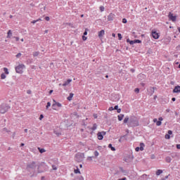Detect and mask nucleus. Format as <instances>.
Listing matches in <instances>:
<instances>
[{
  "mask_svg": "<svg viewBox=\"0 0 180 180\" xmlns=\"http://www.w3.org/2000/svg\"><path fill=\"white\" fill-rule=\"evenodd\" d=\"M134 41V43H141V41L140 39H135Z\"/></svg>",
  "mask_w": 180,
  "mask_h": 180,
  "instance_id": "c9c22d12",
  "label": "nucleus"
},
{
  "mask_svg": "<svg viewBox=\"0 0 180 180\" xmlns=\"http://www.w3.org/2000/svg\"><path fill=\"white\" fill-rule=\"evenodd\" d=\"M94 155H95V157H98V155H99V152H98L97 150H96V151L94 152Z\"/></svg>",
  "mask_w": 180,
  "mask_h": 180,
  "instance_id": "f704fd0d",
  "label": "nucleus"
},
{
  "mask_svg": "<svg viewBox=\"0 0 180 180\" xmlns=\"http://www.w3.org/2000/svg\"><path fill=\"white\" fill-rule=\"evenodd\" d=\"M144 143H140V147H139V148H140V150L141 151H143V150H144Z\"/></svg>",
  "mask_w": 180,
  "mask_h": 180,
  "instance_id": "a211bd4d",
  "label": "nucleus"
},
{
  "mask_svg": "<svg viewBox=\"0 0 180 180\" xmlns=\"http://www.w3.org/2000/svg\"><path fill=\"white\" fill-rule=\"evenodd\" d=\"M117 113H120V112H122V109H120V108L117 109Z\"/></svg>",
  "mask_w": 180,
  "mask_h": 180,
  "instance_id": "4d7b16f0",
  "label": "nucleus"
},
{
  "mask_svg": "<svg viewBox=\"0 0 180 180\" xmlns=\"http://www.w3.org/2000/svg\"><path fill=\"white\" fill-rule=\"evenodd\" d=\"M44 116L43 115H41L39 117V120H42Z\"/></svg>",
  "mask_w": 180,
  "mask_h": 180,
  "instance_id": "37998d69",
  "label": "nucleus"
},
{
  "mask_svg": "<svg viewBox=\"0 0 180 180\" xmlns=\"http://www.w3.org/2000/svg\"><path fill=\"white\" fill-rule=\"evenodd\" d=\"M92 158H93V157H88L87 158V160H89V161H92Z\"/></svg>",
  "mask_w": 180,
  "mask_h": 180,
  "instance_id": "a18cd8bd",
  "label": "nucleus"
},
{
  "mask_svg": "<svg viewBox=\"0 0 180 180\" xmlns=\"http://www.w3.org/2000/svg\"><path fill=\"white\" fill-rule=\"evenodd\" d=\"M98 129V125L96 124H94L93 127L91 128V130L94 131V130H96Z\"/></svg>",
  "mask_w": 180,
  "mask_h": 180,
  "instance_id": "aec40b11",
  "label": "nucleus"
},
{
  "mask_svg": "<svg viewBox=\"0 0 180 180\" xmlns=\"http://www.w3.org/2000/svg\"><path fill=\"white\" fill-rule=\"evenodd\" d=\"M156 124H157V126H161V124H162V122H161V121H158L156 122Z\"/></svg>",
  "mask_w": 180,
  "mask_h": 180,
  "instance_id": "72a5a7b5",
  "label": "nucleus"
},
{
  "mask_svg": "<svg viewBox=\"0 0 180 180\" xmlns=\"http://www.w3.org/2000/svg\"><path fill=\"white\" fill-rule=\"evenodd\" d=\"M105 36V30H102L101 31L98 32V37H103Z\"/></svg>",
  "mask_w": 180,
  "mask_h": 180,
  "instance_id": "ddd939ff",
  "label": "nucleus"
},
{
  "mask_svg": "<svg viewBox=\"0 0 180 180\" xmlns=\"http://www.w3.org/2000/svg\"><path fill=\"white\" fill-rule=\"evenodd\" d=\"M153 122H154V123H157L158 121L157 118H155V119L153 120Z\"/></svg>",
  "mask_w": 180,
  "mask_h": 180,
  "instance_id": "052dcab7",
  "label": "nucleus"
},
{
  "mask_svg": "<svg viewBox=\"0 0 180 180\" xmlns=\"http://www.w3.org/2000/svg\"><path fill=\"white\" fill-rule=\"evenodd\" d=\"M124 115L121 114V115H118V120H119L120 122H122V120H123V118H124Z\"/></svg>",
  "mask_w": 180,
  "mask_h": 180,
  "instance_id": "4468645a",
  "label": "nucleus"
},
{
  "mask_svg": "<svg viewBox=\"0 0 180 180\" xmlns=\"http://www.w3.org/2000/svg\"><path fill=\"white\" fill-rule=\"evenodd\" d=\"M45 20H46L47 22H49V20H50V17H46V18H45Z\"/></svg>",
  "mask_w": 180,
  "mask_h": 180,
  "instance_id": "de8ad7c7",
  "label": "nucleus"
},
{
  "mask_svg": "<svg viewBox=\"0 0 180 180\" xmlns=\"http://www.w3.org/2000/svg\"><path fill=\"white\" fill-rule=\"evenodd\" d=\"M11 107L8 104L3 103L0 105V113H6Z\"/></svg>",
  "mask_w": 180,
  "mask_h": 180,
  "instance_id": "7ed1b4c3",
  "label": "nucleus"
},
{
  "mask_svg": "<svg viewBox=\"0 0 180 180\" xmlns=\"http://www.w3.org/2000/svg\"><path fill=\"white\" fill-rule=\"evenodd\" d=\"M129 44H131V45L134 44V41H129Z\"/></svg>",
  "mask_w": 180,
  "mask_h": 180,
  "instance_id": "5fc2aeb1",
  "label": "nucleus"
},
{
  "mask_svg": "<svg viewBox=\"0 0 180 180\" xmlns=\"http://www.w3.org/2000/svg\"><path fill=\"white\" fill-rule=\"evenodd\" d=\"M84 158H85V155L84 153H77L75 155V160L77 161V162H82Z\"/></svg>",
  "mask_w": 180,
  "mask_h": 180,
  "instance_id": "20e7f679",
  "label": "nucleus"
},
{
  "mask_svg": "<svg viewBox=\"0 0 180 180\" xmlns=\"http://www.w3.org/2000/svg\"><path fill=\"white\" fill-rule=\"evenodd\" d=\"M87 30L88 29H86L85 32H84V36H86V34H88Z\"/></svg>",
  "mask_w": 180,
  "mask_h": 180,
  "instance_id": "79ce46f5",
  "label": "nucleus"
},
{
  "mask_svg": "<svg viewBox=\"0 0 180 180\" xmlns=\"http://www.w3.org/2000/svg\"><path fill=\"white\" fill-rule=\"evenodd\" d=\"M40 20H41V19H38V20H33V21H32V23H33V24H34V23H37V22H39V21H40Z\"/></svg>",
  "mask_w": 180,
  "mask_h": 180,
  "instance_id": "473e14b6",
  "label": "nucleus"
},
{
  "mask_svg": "<svg viewBox=\"0 0 180 180\" xmlns=\"http://www.w3.org/2000/svg\"><path fill=\"white\" fill-rule=\"evenodd\" d=\"M125 136H121L120 139H119V142L122 143V139H123V137H124Z\"/></svg>",
  "mask_w": 180,
  "mask_h": 180,
  "instance_id": "09e8293b",
  "label": "nucleus"
},
{
  "mask_svg": "<svg viewBox=\"0 0 180 180\" xmlns=\"http://www.w3.org/2000/svg\"><path fill=\"white\" fill-rule=\"evenodd\" d=\"M54 134H56V136H61V133H58L57 131H54Z\"/></svg>",
  "mask_w": 180,
  "mask_h": 180,
  "instance_id": "e433bc0d",
  "label": "nucleus"
},
{
  "mask_svg": "<svg viewBox=\"0 0 180 180\" xmlns=\"http://www.w3.org/2000/svg\"><path fill=\"white\" fill-rule=\"evenodd\" d=\"M22 56V53H18L17 55H16V58H19L20 57H21Z\"/></svg>",
  "mask_w": 180,
  "mask_h": 180,
  "instance_id": "58836bf2",
  "label": "nucleus"
},
{
  "mask_svg": "<svg viewBox=\"0 0 180 180\" xmlns=\"http://www.w3.org/2000/svg\"><path fill=\"white\" fill-rule=\"evenodd\" d=\"M128 126L129 127H136L137 126H139V119H137V117H136L135 116H131L129 118Z\"/></svg>",
  "mask_w": 180,
  "mask_h": 180,
  "instance_id": "f257e3e1",
  "label": "nucleus"
},
{
  "mask_svg": "<svg viewBox=\"0 0 180 180\" xmlns=\"http://www.w3.org/2000/svg\"><path fill=\"white\" fill-rule=\"evenodd\" d=\"M176 148H178V150H180V144L176 145Z\"/></svg>",
  "mask_w": 180,
  "mask_h": 180,
  "instance_id": "bf43d9fd",
  "label": "nucleus"
},
{
  "mask_svg": "<svg viewBox=\"0 0 180 180\" xmlns=\"http://www.w3.org/2000/svg\"><path fill=\"white\" fill-rule=\"evenodd\" d=\"M50 106H51V103L48 102L47 105H46V109H49L50 108Z\"/></svg>",
  "mask_w": 180,
  "mask_h": 180,
  "instance_id": "2f4dec72",
  "label": "nucleus"
},
{
  "mask_svg": "<svg viewBox=\"0 0 180 180\" xmlns=\"http://www.w3.org/2000/svg\"><path fill=\"white\" fill-rule=\"evenodd\" d=\"M165 137L167 140H169V139H171V136H169V134H166Z\"/></svg>",
  "mask_w": 180,
  "mask_h": 180,
  "instance_id": "c756f323",
  "label": "nucleus"
},
{
  "mask_svg": "<svg viewBox=\"0 0 180 180\" xmlns=\"http://www.w3.org/2000/svg\"><path fill=\"white\" fill-rule=\"evenodd\" d=\"M135 92H136V94H139V92H140V89L139 88L135 89Z\"/></svg>",
  "mask_w": 180,
  "mask_h": 180,
  "instance_id": "a19ab883",
  "label": "nucleus"
},
{
  "mask_svg": "<svg viewBox=\"0 0 180 180\" xmlns=\"http://www.w3.org/2000/svg\"><path fill=\"white\" fill-rule=\"evenodd\" d=\"M82 39L84 40V41H85V40H86V37H85V35H84L82 37Z\"/></svg>",
  "mask_w": 180,
  "mask_h": 180,
  "instance_id": "3c124183",
  "label": "nucleus"
},
{
  "mask_svg": "<svg viewBox=\"0 0 180 180\" xmlns=\"http://www.w3.org/2000/svg\"><path fill=\"white\" fill-rule=\"evenodd\" d=\"M128 122H129V117H126L124 120V123H127Z\"/></svg>",
  "mask_w": 180,
  "mask_h": 180,
  "instance_id": "bb28decb",
  "label": "nucleus"
},
{
  "mask_svg": "<svg viewBox=\"0 0 180 180\" xmlns=\"http://www.w3.org/2000/svg\"><path fill=\"white\" fill-rule=\"evenodd\" d=\"M172 101L173 102H175V101H176V98H175V97H174V98H172Z\"/></svg>",
  "mask_w": 180,
  "mask_h": 180,
  "instance_id": "e2e57ef3",
  "label": "nucleus"
},
{
  "mask_svg": "<svg viewBox=\"0 0 180 180\" xmlns=\"http://www.w3.org/2000/svg\"><path fill=\"white\" fill-rule=\"evenodd\" d=\"M161 174H162V169H158L157 172H156V175H161Z\"/></svg>",
  "mask_w": 180,
  "mask_h": 180,
  "instance_id": "412c9836",
  "label": "nucleus"
},
{
  "mask_svg": "<svg viewBox=\"0 0 180 180\" xmlns=\"http://www.w3.org/2000/svg\"><path fill=\"white\" fill-rule=\"evenodd\" d=\"M39 54H40V52L35 51V52L33 53V56L34 57H37L39 56Z\"/></svg>",
  "mask_w": 180,
  "mask_h": 180,
  "instance_id": "4be33fe9",
  "label": "nucleus"
},
{
  "mask_svg": "<svg viewBox=\"0 0 180 180\" xmlns=\"http://www.w3.org/2000/svg\"><path fill=\"white\" fill-rule=\"evenodd\" d=\"M163 119L162 117H159V122H162Z\"/></svg>",
  "mask_w": 180,
  "mask_h": 180,
  "instance_id": "680f3d73",
  "label": "nucleus"
},
{
  "mask_svg": "<svg viewBox=\"0 0 180 180\" xmlns=\"http://www.w3.org/2000/svg\"><path fill=\"white\" fill-rule=\"evenodd\" d=\"M168 134H169V135H171V134H172V131H171V130H169V131H168Z\"/></svg>",
  "mask_w": 180,
  "mask_h": 180,
  "instance_id": "13d9d810",
  "label": "nucleus"
},
{
  "mask_svg": "<svg viewBox=\"0 0 180 180\" xmlns=\"http://www.w3.org/2000/svg\"><path fill=\"white\" fill-rule=\"evenodd\" d=\"M54 106H58V108H61L62 105H61V103H53V104L52 105V108H53V110H56L57 108H54Z\"/></svg>",
  "mask_w": 180,
  "mask_h": 180,
  "instance_id": "1a4fd4ad",
  "label": "nucleus"
},
{
  "mask_svg": "<svg viewBox=\"0 0 180 180\" xmlns=\"http://www.w3.org/2000/svg\"><path fill=\"white\" fill-rule=\"evenodd\" d=\"M114 18H115V14L110 13V14L108 16V20L109 22H110L111 20H113Z\"/></svg>",
  "mask_w": 180,
  "mask_h": 180,
  "instance_id": "9b49d317",
  "label": "nucleus"
},
{
  "mask_svg": "<svg viewBox=\"0 0 180 180\" xmlns=\"http://www.w3.org/2000/svg\"><path fill=\"white\" fill-rule=\"evenodd\" d=\"M16 41H19V37H15Z\"/></svg>",
  "mask_w": 180,
  "mask_h": 180,
  "instance_id": "338daca9",
  "label": "nucleus"
},
{
  "mask_svg": "<svg viewBox=\"0 0 180 180\" xmlns=\"http://www.w3.org/2000/svg\"><path fill=\"white\" fill-rule=\"evenodd\" d=\"M25 133H27V129H24Z\"/></svg>",
  "mask_w": 180,
  "mask_h": 180,
  "instance_id": "774afa93",
  "label": "nucleus"
},
{
  "mask_svg": "<svg viewBox=\"0 0 180 180\" xmlns=\"http://www.w3.org/2000/svg\"><path fill=\"white\" fill-rule=\"evenodd\" d=\"M105 134H106L105 131L98 132L97 134L98 140H103V136H105Z\"/></svg>",
  "mask_w": 180,
  "mask_h": 180,
  "instance_id": "423d86ee",
  "label": "nucleus"
},
{
  "mask_svg": "<svg viewBox=\"0 0 180 180\" xmlns=\"http://www.w3.org/2000/svg\"><path fill=\"white\" fill-rule=\"evenodd\" d=\"M100 11L101 12H103V11H105V7L103 6H100Z\"/></svg>",
  "mask_w": 180,
  "mask_h": 180,
  "instance_id": "7c9ffc66",
  "label": "nucleus"
},
{
  "mask_svg": "<svg viewBox=\"0 0 180 180\" xmlns=\"http://www.w3.org/2000/svg\"><path fill=\"white\" fill-rule=\"evenodd\" d=\"M179 92H180V86H175L173 90V93L174 94H179Z\"/></svg>",
  "mask_w": 180,
  "mask_h": 180,
  "instance_id": "6e6552de",
  "label": "nucleus"
},
{
  "mask_svg": "<svg viewBox=\"0 0 180 180\" xmlns=\"http://www.w3.org/2000/svg\"><path fill=\"white\" fill-rule=\"evenodd\" d=\"M74 96V94L70 93L69 96L68 97V101H72V97Z\"/></svg>",
  "mask_w": 180,
  "mask_h": 180,
  "instance_id": "dca6fc26",
  "label": "nucleus"
},
{
  "mask_svg": "<svg viewBox=\"0 0 180 180\" xmlns=\"http://www.w3.org/2000/svg\"><path fill=\"white\" fill-rule=\"evenodd\" d=\"M119 40H122V34H117Z\"/></svg>",
  "mask_w": 180,
  "mask_h": 180,
  "instance_id": "4c0bfd02",
  "label": "nucleus"
},
{
  "mask_svg": "<svg viewBox=\"0 0 180 180\" xmlns=\"http://www.w3.org/2000/svg\"><path fill=\"white\" fill-rule=\"evenodd\" d=\"M108 110H115V108H113V107H110Z\"/></svg>",
  "mask_w": 180,
  "mask_h": 180,
  "instance_id": "6e6d98bb",
  "label": "nucleus"
},
{
  "mask_svg": "<svg viewBox=\"0 0 180 180\" xmlns=\"http://www.w3.org/2000/svg\"><path fill=\"white\" fill-rule=\"evenodd\" d=\"M5 78H6V75H5V73H2L1 75V79H5Z\"/></svg>",
  "mask_w": 180,
  "mask_h": 180,
  "instance_id": "b1692460",
  "label": "nucleus"
},
{
  "mask_svg": "<svg viewBox=\"0 0 180 180\" xmlns=\"http://www.w3.org/2000/svg\"><path fill=\"white\" fill-rule=\"evenodd\" d=\"M152 36L153 39H158L160 37V36L158 35V33H157V32L155 31L152 32Z\"/></svg>",
  "mask_w": 180,
  "mask_h": 180,
  "instance_id": "9d476101",
  "label": "nucleus"
},
{
  "mask_svg": "<svg viewBox=\"0 0 180 180\" xmlns=\"http://www.w3.org/2000/svg\"><path fill=\"white\" fill-rule=\"evenodd\" d=\"M135 150H136V151H140V147H136V148H135Z\"/></svg>",
  "mask_w": 180,
  "mask_h": 180,
  "instance_id": "603ef678",
  "label": "nucleus"
},
{
  "mask_svg": "<svg viewBox=\"0 0 180 180\" xmlns=\"http://www.w3.org/2000/svg\"><path fill=\"white\" fill-rule=\"evenodd\" d=\"M165 160H166V162H171V161H172V159L170 157H167Z\"/></svg>",
  "mask_w": 180,
  "mask_h": 180,
  "instance_id": "a878e982",
  "label": "nucleus"
},
{
  "mask_svg": "<svg viewBox=\"0 0 180 180\" xmlns=\"http://www.w3.org/2000/svg\"><path fill=\"white\" fill-rule=\"evenodd\" d=\"M117 109H119V106L118 105H115L114 107V110H117Z\"/></svg>",
  "mask_w": 180,
  "mask_h": 180,
  "instance_id": "8fccbe9b",
  "label": "nucleus"
},
{
  "mask_svg": "<svg viewBox=\"0 0 180 180\" xmlns=\"http://www.w3.org/2000/svg\"><path fill=\"white\" fill-rule=\"evenodd\" d=\"M108 148H110L112 151H116V148L113 146H112V143H110L108 145Z\"/></svg>",
  "mask_w": 180,
  "mask_h": 180,
  "instance_id": "2eb2a0df",
  "label": "nucleus"
},
{
  "mask_svg": "<svg viewBox=\"0 0 180 180\" xmlns=\"http://www.w3.org/2000/svg\"><path fill=\"white\" fill-rule=\"evenodd\" d=\"M23 68H25V66L23 65H19L15 68V71L18 74H22V72H23Z\"/></svg>",
  "mask_w": 180,
  "mask_h": 180,
  "instance_id": "39448f33",
  "label": "nucleus"
},
{
  "mask_svg": "<svg viewBox=\"0 0 180 180\" xmlns=\"http://www.w3.org/2000/svg\"><path fill=\"white\" fill-rule=\"evenodd\" d=\"M72 82V79H68L65 83L63 84V86H67L69 84Z\"/></svg>",
  "mask_w": 180,
  "mask_h": 180,
  "instance_id": "f8f14e48",
  "label": "nucleus"
},
{
  "mask_svg": "<svg viewBox=\"0 0 180 180\" xmlns=\"http://www.w3.org/2000/svg\"><path fill=\"white\" fill-rule=\"evenodd\" d=\"M122 23H127V20L126 18H123Z\"/></svg>",
  "mask_w": 180,
  "mask_h": 180,
  "instance_id": "ea45409f",
  "label": "nucleus"
},
{
  "mask_svg": "<svg viewBox=\"0 0 180 180\" xmlns=\"http://www.w3.org/2000/svg\"><path fill=\"white\" fill-rule=\"evenodd\" d=\"M75 180H84V177L82 176H80L75 179Z\"/></svg>",
  "mask_w": 180,
  "mask_h": 180,
  "instance_id": "cd10ccee",
  "label": "nucleus"
},
{
  "mask_svg": "<svg viewBox=\"0 0 180 180\" xmlns=\"http://www.w3.org/2000/svg\"><path fill=\"white\" fill-rule=\"evenodd\" d=\"M4 73H5L6 75H9V71L8 70V68H4Z\"/></svg>",
  "mask_w": 180,
  "mask_h": 180,
  "instance_id": "5701e85b",
  "label": "nucleus"
},
{
  "mask_svg": "<svg viewBox=\"0 0 180 180\" xmlns=\"http://www.w3.org/2000/svg\"><path fill=\"white\" fill-rule=\"evenodd\" d=\"M168 18L169 19H170V20H172V22L176 21V16L174 15V14H172V13H169Z\"/></svg>",
  "mask_w": 180,
  "mask_h": 180,
  "instance_id": "0eeeda50",
  "label": "nucleus"
},
{
  "mask_svg": "<svg viewBox=\"0 0 180 180\" xmlns=\"http://www.w3.org/2000/svg\"><path fill=\"white\" fill-rule=\"evenodd\" d=\"M7 38L8 39H11V37H12V31L11 30H8V33H7Z\"/></svg>",
  "mask_w": 180,
  "mask_h": 180,
  "instance_id": "f3484780",
  "label": "nucleus"
},
{
  "mask_svg": "<svg viewBox=\"0 0 180 180\" xmlns=\"http://www.w3.org/2000/svg\"><path fill=\"white\" fill-rule=\"evenodd\" d=\"M75 174H81V172L78 167H77V169H75Z\"/></svg>",
  "mask_w": 180,
  "mask_h": 180,
  "instance_id": "393cba45",
  "label": "nucleus"
},
{
  "mask_svg": "<svg viewBox=\"0 0 180 180\" xmlns=\"http://www.w3.org/2000/svg\"><path fill=\"white\" fill-rule=\"evenodd\" d=\"M52 169H53V171H57V167H56V165H52Z\"/></svg>",
  "mask_w": 180,
  "mask_h": 180,
  "instance_id": "c85d7f7f",
  "label": "nucleus"
},
{
  "mask_svg": "<svg viewBox=\"0 0 180 180\" xmlns=\"http://www.w3.org/2000/svg\"><path fill=\"white\" fill-rule=\"evenodd\" d=\"M26 169L28 172H32L36 169V162H32L27 165Z\"/></svg>",
  "mask_w": 180,
  "mask_h": 180,
  "instance_id": "f03ea898",
  "label": "nucleus"
},
{
  "mask_svg": "<svg viewBox=\"0 0 180 180\" xmlns=\"http://www.w3.org/2000/svg\"><path fill=\"white\" fill-rule=\"evenodd\" d=\"M118 180H126V177H124V178H122V179H118Z\"/></svg>",
  "mask_w": 180,
  "mask_h": 180,
  "instance_id": "69168bd1",
  "label": "nucleus"
},
{
  "mask_svg": "<svg viewBox=\"0 0 180 180\" xmlns=\"http://www.w3.org/2000/svg\"><path fill=\"white\" fill-rule=\"evenodd\" d=\"M53 94V90L49 91V95H51Z\"/></svg>",
  "mask_w": 180,
  "mask_h": 180,
  "instance_id": "0e129e2a",
  "label": "nucleus"
},
{
  "mask_svg": "<svg viewBox=\"0 0 180 180\" xmlns=\"http://www.w3.org/2000/svg\"><path fill=\"white\" fill-rule=\"evenodd\" d=\"M44 11H46V6H44L42 8H41V12H44Z\"/></svg>",
  "mask_w": 180,
  "mask_h": 180,
  "instance_id": "c03bdc74",
  "label": "nucleus"
},
{
  "mask_svg": "<svg viewBox=\"0 0 180 180\" xmlns=\"http://www.w3.org/2000/svg\"><path fill=\"white\" fill-rule=\"evenodd\" d=\"M27 94H28V95H30L32 94V91L31 90H27Z\"/></svg>",
  "mask_w": 180,
  "mask_h": 180,
  "instance_id": "49530a36",
  "label": "nucleus"
},
{
  "mask_svg": "<svg viewBox=\"0 0 180 180\" xmlns=\"http://www.w3.org/2000/svg\"><path fill=\"white\" fill-rule=\"evenodd\" d=\"M151 160H154L155 158V155H152L151 157H150Z\"/></svg>",
  "mask_w": 180,
  "mask_h": 180,
  "instance_id": "864d4df0",
  "label": "nucleus"
},
{
  "mask_svg": "<svg viewBox=\"0 0 180 180\" xmlns=\"http://www.w3.org/2000/svg\"><path fill=\"white\" fill-rule=\"evenodd\" d=\"M38 150L41 154H43V153H46V150L44 148H38Z\"/></svg>",
  "mask_w": 180,
  "mask_h": 180,
  "instance_id": "6ab92c4d",
  "label": "nucleus"
}]
</instances>
